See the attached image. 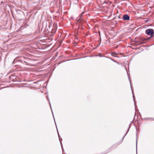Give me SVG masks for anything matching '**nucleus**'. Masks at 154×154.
I'll use <instances>...</instances> for the list:
<instances>
[{
    "mask_svg": "<svg viewBox=\"0 0 154 154\" xmlns=\"http://www.w3.org/2000/svg\"><path fill=\"white\" fill-rule=\"evenodd\" d=\"M146 33L147 35H151L152 37L153 36L152 35L154 33V31L153 29H149L146 30Z\"/></svg>",
    "mask_w": 154,
    "mask_h": 154,
    "instance_id": "1",
    "label": "nucleus"
},
{
    "mask_svg": "<svg viewBox=\"0 0 154 154\" xmlns=\"http://www.w3.org/2000/svg\"><path fill=\"white\" fill-rule=\"evenodd\" d=\"M133 97L134 98V95H133Z\"/></svg>",
    "mask_w": 154,
    "mask_h": 154,
    "instance_id": "5",
    "label": "nucleus"
},
{
    "mask_svg": "<svg viewBox=\"0 0 154 154\" xmlns=\"http://www.w3.org/2000/svg\"><path fill=\"white\" fill-rule=\"evenodd\" d=\"M116 53L115 52H113L112 53V55H113V54H116Z\"/></svg>",
    "mask_w": 154,
    "mask_h": 154,
    "instance_id": "3",
    "label": "nucleus"
},
{
    "mask_svg": "<svg viewBox=\"0 0 154 154\" xmlns=\"http://www.w3.org/2000/svg\"><path fill=\"white\" fill-rule=\"evenodd\" d=\"M57 131H58V130L57 129Z\"/></svg>",
    "mask_w": 154,
    "mask_h": 154,
    "instance_id": "7",
    "label": "nucleus"
},
{
    "mask_svg": "<svg viewBox=\"0 0 154 154\" xmlns=\"http://www.w3.org/2000/svg\"><path fill=\"white\" fill-rule=\"evenodd\" d=\"M50 105L51 106V103H50Z\"/></svg>",
    "mask_w": 154,
    "mask_h": 154,
    "instance_id": "9",
    "label": "nucleus"
},
{
    "mask_svg": "<svg viewBox=\"0 0 154 154\" xmlns=\"http://www.w3.org/2000/svg\"><path fill=\"white\" fill-rule=\"evenodd\" d=\"M129 79H130L129 77Z\"/></svg>",
    "mask_w": 154,
    "mask_h": 154,
    "instance_id": "8",
    "label": "nucleus"
},
{
    "mask_svg": "<svg viewBox=\"0 0 154 154\" xmlns=\"http://www.w3.org/2000/svg\"><path fill=\"white\" fill-rule=\"evenodd\" d=\"M122 18L125 20H129L130 17L128 15L125 14L123 16Z\"/></svg>",
    "mask_w": 154,
    "mask_h": 154,
    "instance_id": "2",
    "label": "nucleus"
},
{
    "mask_svg": "<svg viewBox=\"0 0 154 154\" xmlns=\"http://www.w3.org/2000/svg\"><path fill=\"white\" fill-rule=\"evenodd\" d=\"M137 142L136 141V148L137 149Z\"/></svg>",
    "mask_w": 154,
    "mask_h": 154,
    "instance_id": "4",
    "label": "nucleus"
},
{
    "mask_svg": "<svg viewBox=\"0 0 154 154\" xmlns=\"http://www.w3.org/2000/svg\"><path fill=\"white\" fill-rule=\"evenodd\" d=\"M57 131H58V130L57 129Z\"/></svg>",
    "mask_w": 154,
    "mask_h": 154,
    "instance_id": "6",
    "label": "nucleus"
}]
</instances>
